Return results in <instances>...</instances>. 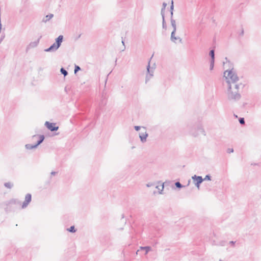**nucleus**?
I'll return each mask as SVG.
<instances>
[{
  "instance_id": "1",
  "label": "nucleus",
  "mask_w": 261,
  "mask_h": 261,
  "mask_svg": "<svg viewBox=\"0 0 261 261\" xmlns=\"http://www.w3.org/2000/svg\"><path fill=\"white\" fill-rule=\"evenodd\" d=\"M240 86H242V88L244 87V85L241 83L240 85H233L228 83L227 95L229 100L237 101L240 99L241 95L239 90Z\"/></svg>"
},
{
  "instance_id": "2",
  "label": "nucleus",
  "mask_w": 261,
  "mask_h": 261,
  "mask_svg": "<svg viewBox=\"0 0 261 261\" xmlns=\"http://www.w3.org/2000/svg\"><path fill=\"white\" fill-rule=\"evenodd\" d=\"M224 76L226 80V83L228 86V83L231 85H240L237 84V82L239 81V77L237 74L232 70V69L229 71L226 70L224 72Z\"/></svg>"
},
{
  "instance_id": "3",
  "label": "nucleus",
  "mask_w": 261,
  "mask_h": 261,
  "mask_svg": "<svg viewBox=\"0 0 261 261\" xmlns=\"http://www.w3.org/2000/svg\"><path fill=\"white\" fill-rule=\"evenodd\" d=\"M63 40L62 35L59 36L56 39L55 42L53 43L49 47L44 50L46 52H53L56 51L61 46Z\"/></svg>"
},
{
  "instance_id": "4",
  "label": "nucleus",
  "mask_w": 261,
  "mask_h": 261,
  "mask_svg": "<svg viewBox=\"0 0 261 261\" xmlns=\"http://www.w3.org/2000/svg\"><path fill=\"white\" fill-rule=\"evenodd\" d=\"M167 5V4L166 3L164 2L163 3V7L161 9V14L162 16H172L173 10V8H174L173 1H171V5L170 9L166 11L165 8H166Z\"/></svg>"
},
{
  "instance_id": "5",
  "label": "nucleus",
  "mask_w": 261,
  "mask_h": 261,
  "mask_svg": "<svg viewBox=\"0 0 261 261\" xmlns=\"http://www.w3.org/2000/svg\"><path fill=\"white\" fill-rule=\"evenodd\" d=\"M38 137H39V140L37 141V143L35 144L32 145L30 144H27L25 145V148L29 150L33 149L34 148H36L40 144H41L43 142L45 137L44 135H34L33 136V139Z\"/></svg>"
},
{
  "instance_id": "6",
  "label": "nucleus",
  "mask_w": 261,
  "mask_h": 261,
  "mask_svg": "<svg viewBox=\"0 0 261 261\" xmlns=\"http://www.w3.org/2000/svg\"><path fill=\"white\" fill-rule=\"evenodd\" d=\"M194 129L196 128L197 130V132H193V129H192L190 130V133L193 135L194 136L196 137L198 135L199 133H201V134H203L204 136L206 135L205 132L203 129V128L201 124L199 122L196 125L194 126Z\"/></svg>"
},
{
  "instance_id": "7",
  "label": "nucleus",
  "mask_w": 261,
  "mask_h": 261,
  "mask_svg": "<svg viewBox=\"0 0 261 261\" xmlns=\"http://www.w3.org/2000/svg\"><path fill=\"white\" fill-rule=\"evenodd\" d=\"M154 69L153 67L150 68V61L147 66V74L145 78V83H147L150 79L153 76Z\"/></svg>"
},
{
  "instance_id": "8",
  "label": "nucleus",
  "mask_w": 261,
  "mask_h": 261,
  "mask_svg": "<svg viewBox=\"0 0 261 261\" xmlns=\"http://www.w3.org/2000/svg\"><path fill=\"white\" fill-rule=\"evenodd\" d=\"M21 205V202L17 199H11L8 204H7V208H8V207H9L10 208H12L13 207V206L14 207H17V206H20Z\"/></svg>"
},
{
  "instance_id": "9",
  "label": "nucleus",
  "mask_w": 261,
  "mask_h": 261,
  "mask_svg": "<svg viewBox=\"0 0 261 261\" xmlns=\"http://www.w3.org/2000/svg\"><path fill=\"white\" fill-rule=\"evenodd\" d=\"M195 186L199 189L200 184L203 181L202 176L194 175L192 177Z\"/></svg>"
},
{
  "instance_id": "10",
  "label": "nucleus",
  "mask_w": 261,
  "mask_h": 261,
  "mask_svg": "<svg viewBox=\"0 0 261 261\" xmlns=\"http://www.w3.org/2000/svg\"><path fill=\"white\" fill-rule=\"evenodd\" d=\"M171 25L173 28V30L172 32L171 35V41L175 42V40H176L177 39V38L175 36V32L176 30V22H175V20L172 18V17H171Z\"/></svg>"
},
{
  "instance_id": "11",
  "label": "nucleus",
  "mask_w": 261,
  "mask_h": 261,
  "mask_svg": "<svg viewBox=\"0 0 261 261\" xmlns=\"http://www.w3.org/2000/svg\"><path fill=\"white\" fill-rule=\"evenodd\" d=\"M45 126L51 132L57 131L59 129V126L56 125V123H51L48 121H46L45 123Z\"/></svg>"
},
{
  "instance_id": "12",
  "label": "nucleus",
  "mask_w": 261,
  "mask_h": 261,
  "mask_svg": "<svg viewBox=\"0 0 261 261\" xmlns=\"http://www.w3.org/2000/svg\"><path fill=\"white\" fill-rule=\"evenodd\" d=\"M32 200V195L31 194L28 193L25 196V200L22 203L21 205V208H25L31 201Z\"/></svg>"
},
{
  "instance_id": "13",
  "label": "nucleus",
  "mask_w": 261,
  "mask_h": 261,
  "mask_svg": "<svg viewBox=\"0 0 261 261\" xmlns=\"http://www.w3.org/2000/svg\"><path fill=\"white\" fill-rule=\"evenodd\" d=\"M41 36L39 38H38L36 41L31 42L29 45L27 47V50L29 49L30 48H34L36 47L38 44H39V40Z\"/></svg>"
},
{
  "instance_id": "14",
  "label": "nucleus",
  "mask_w": 261,
  "mask_h": 261,
  "mask_svg": "<svg viewBox=\"0 0 261 261\" xmlns=\"http://www.w3.org/2000/svg\"><path fill=\"white\" fill-rule=\"evenodd\" d=\"M148 135L146 132L144 133H140L139 137L140 138V140L142 143H144L146 141V138L148 137Z\"/></svg>"
},
{
  "instance_id": "15",
  "label": "nucleus",
  "mask_w": 261,
  "mask_h": 261,
  "mask_svg": "<svg viewBox=\"0 0 261 261\" xmlns=\"http://www.w3.org/2000/svg\"><path fill=\"white\" fill-rule=\"evenodd\" d=\"M209 56L211 57V60L215 61V50L214 49H211L209 52Z\"/></svg>"
},
{
  "instance_id": "16",
  "label": "nucleus",
  "mask_w": 261,
  "mask_h": 261,
  "mask_svg": "<svg viewBox=\"0 0 261 261\" xmlns=\"http://www.w3.org/2000/svg\"><path fill=\"white\" fill-rule=\"evenodd\" d=\"M5 187L8 189H11L13 186V184L11 182H7L4 184Z\"/></svg>"
},
{
  "instance_id": "17",
  "label": "nucleus",
  "mask_w": 261,
  "mask_h": 261,
  "mask_svg": "<svg viewBox=\"0 0 261 261\" xmlns=\"http://www.w3.org/2000/svg\"><path fill=\"white\" fill-rule=\"evenodd\" d=\"M61 73L64 75V76H66L68 75V72L65 70L63 67H62L60 69Z\"/></svg>"
},
{
  "instance_id": "18",
  "label": "nucleus",
  "mask_w": 261,
  "mask_h": 261,
  "mask_svg": "<svg viewBox=\"0 0 261 261\" xmlns=\"http://www.w3.org/2000/svg\"><path fill=\"white\" fill-rule=\"evenodd\" d=\"M155 188L159 190L160 194H162V191H163L164 189V185H162L161 186H155Z\"/></svg>"
},
{
  "instance_id": "19",
  "label": "nucleus",
  "mask_w": 261,
  "mask_h": 261,
  "mask_svg": "<svg viewBox=\"0 0 261 261\" xmlns=\"http://www.w3.org/2000/svg\"><path fill=\"white\" fill-rule=\"evenodd\" d=\"M67 230L70 232L74 233L76 231V230L74 226H71L67 229Z\"/></svg>"
},
{
  "instance_id": "20",
  "label": "nucleus",
  "mask_w": 261,
  "mask_h": 261,
  "mask_svg": "<svg viewBox=\"0 0 261 261\" xmlns=\"http://www.w3.org/2000/svg\"><path fill=\"white\" fill-rule=\"evenodd\" d=\"M175 186H176V187L178 189H180L182 187H184V186L181 184L179 181H176L175 183Z\"/></svg>"
},
{
  "instance_id": "21",
  "label": "nucleus",
  "mask_w": 261,
  "mask_h": 261,
  "mask_svg": "<svg viewBox=\"0 0 261 261\" xmlns=\"http://www.w3.org/2000/svg\"><path fill=\"white\" fill-rule=\"evenodd\" d=\"M142 248H145L144 250L145 251V254L148 253V252L151 250V247L150 246H145L142 247Z\"/></svg>"
},
{
  "instance_id": "22",
  "label": "nucleus",
  "mask_w": 261,
  "mask_h": 261,
  "mask_svg": "<svg viewBox=\"0 0 261 261\" xmlns=\"http://www.w3.org/2000/svg\"><path fill=\"white\" fill-rule=\"evenodd\" d=\"M162 26H163V28L164 29H167V25H166V22H165V17H162Z\"/></svg>"
},
{
  "instance_id": "23",
  "label": "nucleus",
  "mask_w": 261,
  "mask_h": 261,
  "mask_svg": "<svg viewBox=\"0 0 261 261\" xmlns=\"http://www.w3.org/2000/svg\"><path fill=\"white\" fill-rule=\"evenodd\" d=\"M80 70H81L80 67L77 65H75L74 70V73L76 74Z\"/></svg>"
},
{
  "instance_id": "24",
  "label": "nucleus",
  "mask_w": 261,
  "mask_h": 261,
  "mask_svg": "<svg viewBox=\"0 0 261 261\" xmlns=\"http://www.w3.org/2000/svg\"><path fill=\"white\" fill-rule=\"evenodd\" d=\"M215 61L210 60V69L212 70L214 68Z\"/></svg>"
},
{
  "instance_id": "25",
  "label": "nucleus",
  "mask_w": 261,
  "mask_h": 261,
  "mask_svg": "<svg viewBox=\"0 0 261 261\" xmlns=\"http://www.w3.org/2000/svg\"><path fill=\"white\" fill-rule=\"evenodd\" d=\"M239 121L240 123L242 125H244L245 123V119L244 118H240Z\"/></svg>"
},
{
  "instance_id": "26",
  "label": "nucleus",
  "mask_w": 261,
  "mask_h": 261,
  "mask_svg": "<svg viewBox=\"0 0 261 261\" xmlns=\"http://www.w3.org/2000/svg\"><path fill=\"white\" fill-rule=\"evenodd\" d=\"M203 181L208 180H211V176L209 174L206 175L204 178H203Z\"/></svg>"
},
{
  "instance_id": "27",
  "label": "nucleus",
  "mask_w": 261,
  "mask_h": 261,
  "mask_svg": "<svg viewBox=\"0 0 261 261\" xmlns=\"http://www.w3.org/2000/svg\"><path fill=\"white\" fill-rule=\"evenodd\" d=\"M52 17H48V18L44 19L43 18L42 20V22H46L47 21H49Z\"/></svg>"
},
{
  "instance_id": "28",
  "label": "nucleus",
  "mask_w": 261,
  "mask_h": 261,
  "mask_svg": "<svg viewBox=\"0 0 261 261\" xmlns=\"http://www.w3.org/2000/svg\"><path fill=\"white\" fill-rule=\"evenodd\" d=\"M233 148H228L227 150V152L228 153H232L233 152Z\"/></svg>"
},
{
  "instance_id": "29",
  "label": "nucleus",
  "mask_w": 261,
  "mask_h": 261,
  "mask_svg": "<svg viewBox=\"0 0 261 261\" xmlns=\"http://www.w3.org/2000/svg\"><path fill=\"white\" fill-rule=\"evenodd\" d=\"M134 128H135V129L136 131H139L140 129V128H141V126H134Z\"/></svg>"
},
{
  "instance_id": "30",
  "label": "nucleus",
  "mask_w": 261,
  "mask_h": 261,
  "mask_svg": "<svg viewBox=\"0 0 261 261\" xmlns=\"http://www.w3.org/2000/svg\"><path fill=\"white\" fill-rule=\"evenodd\" d=\"M57 172H56V171H52L51 173H50V174L51 175H56L57 174Z\"/></svg>"
},
{
  "instance_id": "31",
  "label": "nucleus",
  "mask_w": 261,
  "mask_h": 261,
  "mask_svg": "<svg viewBox=\"0 0 261 261\" xmlns=\"http://www.w3.org/2000/svg\"><path fill=\"white\" fill-rule=\"evenodd\" d=\"M142 247H140V250H138L136 252V254H137L140 251V250H144V249L145 248H142Z\"/></svg>"
},
{
  "instance_id": "32",
  "label": "nucleus",
  "mask_w": 261,
  "mask_h": 261,
  "mask_svg": "<svg viewBox=\"0 0 261 261\" xmlns=\"http://www.w3.org/2000/svg\"><path fill=\"white\" fill-rule=\"evenodd\" d=\"M236 242L231 241L229 242L230 244H231L232 246H234Z\"/></svg>"
},
{
  "instance_id": "33",
  "label": "nucleus",
  "mask_w": 261,
  "mask_h": 261,
  "mask_svg": "<svg viewBox=\"0 0 261 261\" xmlns=\"http://www.w3.org/2000/svg\"><path fill=\"white\" fill-rule=\"evenodd\" d=\"M244 35V30L242 29L241 30V32H240L239 35L240 36H243Z\"/></svg>"
},
{
  "instance_id": "34",
  "label": "nucleus",
  "mask_w": 261,
  "mask_h": 261,
  "mask_svg": "<svg viewBox=\"0 0 261 261\" xmlns=\"http://www.w3.org/2000/svg\"><path fill=\"white\" fill-rule=\"evenodd\" d=\"M224 243H225V242L222 241V242H221L220 243L219 245H221V246H224Z\"/></svg>"
},
{
  "instance_id": "35",
  "label": "nucleus",
  "mask_w": 261,
  "mask_h": 261,
  "mask_svg": "<svg viewBox=\"0 0 261 261\" xmlns=\"http://www.w3.org/2000/svg\"><path fill=\"white\" fill-rule=\"evenodd\" d=\"M152 185H153L152 184H150V183H148L146 185L147 187H150L152 186Z\"/></svg>"
},
{
  "instance_id": "36",
  "label": "nucleus",
  "mask_w": 261,
  "mask_h": 261,
  "mask_svg": "<svg viewBox=\"0 0 261 261\" xmlns=\"http://www.w3.org/2000/svg\"><path fill=\"white\" fill-rule=\"evenodd\" d=\"M81 34H80L79 36H77V37L76 38V40H77L78 39H79L81 37Z\"/></svg>"
},
{
  "instance_id": "37",
  "label": "nucleus",
  "mask_w": 261,
  "mask_h": 261,
  "mask_svg": "<svg viewBox=\"0 0 261 261\" xmlns=\"http://www.w3.org/2000/svg\"><path fill=\"white\" fill-rule=\"evenodd\" d=\"M122 43L124 46V49H125V45H124V40L123 39L122 40Z\"/></svg>"
},
{
  "instance_id": "38",
  "label": "nucleus",
  "mask_w": 261,
  "mask_h": 261,
  "mask_svg": "<svg viewBox=\"0 0 261 261\" xmlns=\"http://www.w3.org/2000/svg\"><path fill=\"white\" fill-rule=\"evenodd\" d=\"M46 16H50V17H51V16H54V15H53V14H49V15H46Z\"/></svg>"
},
{
  "instance_id": "39",
  "label": "nucleus",
  "mask_w": 261,
  "mask_h": 261,
  "mask_svg": "<svg viewBox=\"0 0 261 261\" xmlns=\"http://www.w3.org/2000/svg\"><path fill=\"white\" fill-rule=\"evenodd\" d=\"M212 244L213 245H218V244L216 243L215 241H214Z\"/></svg>"
},
{
  "instance_id": "40",
  "label": "nucleus",
  "mask_w": 261,
  "mask_h": 261,
  "mask_svg": "<svg viewBox=\"0 0 261 261\" xmlns=\"http://www.w3.org/2000/svg\"><path fill=\"white\" fill-rule=\"evenodd\" d=\"M258 164H254V165H257Z\"/></svg>"
},
{
  "instance_id": "41",
  "label": "nucleus",
  "mask_w": 261,
  "mask_h": 261,
  "mask_svg": "<svg viewBox=\"0 0 261 261\" xmlns=\"http://www.w3.org/2000/svg\"><path fill=\"white\" fill-rule=\"evenodd\" d=\"M219 261H221V260H220Z\"/></svg>"
}]
</instances>
